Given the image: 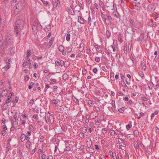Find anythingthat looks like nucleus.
Here are the masks:
<instances>
[{
  "instance_id": "nucleus-14",
  "label": "nucleus",
  "mask_w": 159,
  "mask_h": 159,
  "mask_svg": "<svg viewBox=\"0 0 159 159\" xmlns=\"http://www.w3.org/2000/svg\"><path fill=\"white\" fill-rule=\"evenodd\" d=\"M38 25L37 22L35 21L32 26V29L33 30H36L37 29V26Z\"/></svg>"
},
{
  "instance_id": "nucleus-27",
  "label": "nucleus",
  "mask_w": 159,
  "mask_h": 159,
  "mask_svg": "<svg viewBox=\"0 0 159 159\" xmlns=\"http://www.w3.org/2000/svg\"><path fill=\"white\" fill-rule=\"evenodd\" d=\"M151 66L152 69L153 70H156L157 69L156 65L154 63H152Z\"/></svg>"
},
{
  "instance_id": "nucleus-12",
  "label": "nucleus",
  "mask_w": 159,
  "mask_h": 159,
  "mask_svg": "<svg viewBox=\"0 0 159 159\" xmlns=\"http://www.w3.org/2000/svg\"><path fill=\"white\" fill-rule=\"evenodd\" d=\"M125 144L124 143H119V149H124L125 147Z\"/></svg>"
},
{
  "instance_id": "nucleus-13",
  "label": "nucleus",
  "mask_w": 159,
  "mask_h": 159,
  "mask_svg": "<svg viewBox=\"0 0 159 159\" xmlns=\"http://www.w3.org/2000/svg\"><path fill=\"white\" fill-rule=\"evenodd\" d=\"M84 44L83 43H81L79 48V50L80 52H82L84 48Z\"/></svg>"
},
{
  "instance_id": "nucleus-28",
  "label": "nucleus",
  "mask_w": 159,
  "mask_h": 159,
  "mask_svg": "<svg viewBox=\"0 0 159 159\" xmlns=\"http://www.w3.org/2000/svg\"><path fill=\"white\" fill-rule=\"evenodd\" d=\"M25 136V134H22L20 137V139L21 140V141L22 142H23L25 140V138H24V137Z\"/></svg>"
},
{
  "instance_id": "nucleus-30",
  "label": "nucleus",
  "mask_w": 159,
  "mask_h": 159,
  "mask_svg": "<svg viewBox=\"0 0 159 159\" xmlns=\"http://www.w3.org/2000/svg\"><path fill=\"white\" fill-rule=\"evenodd\" d=\"M88 103L89 105L90 106H93V105L94 103L93 102V101L91 100H89L88 101Z\"/></svg>"
},
{
  "instance_id": "nucleus-46",
  "label": "nucleus",
  "mask_w": 159,
  "mask_h": 159,
  "mask_svg": "<svg viewBox=\"0 0 159 159\" xmlns=\"http://www.w3.org/2000/svg\"><path fill=\"white\" fill-rule=\"evenodd\" d=\"M102 132L104 134H106L107 132V129L106 128L102 129Z\"/></svg>"
},
{
  "instance_id": "nucleus-29",
  "label": "nucleus",
  "mask_w": 159,
  "mask_h": 159,
  "mask_svg": "<svg viewBox=\"0 0 159 159\" xmlns=\"http://www.w3.org/2000/svg\"><path fill=\"white\" fill-rule=\"evenodd\" d=\"M68 78V75L66 74H64L62 76V79L66 80Z\"/></svg>"
},
{
  "instance_id": "nucleus-60",
  "label": "nucleus",
  "mask_w": 159,
  "mask_h": 159,
  "mask_svg": "<svg viewBox=\"0 0 159 159\" xmlns=\"http://www.w3.org/2000/svg\"><path fill=\"white\" fill-rule=\"evenodd\" d=\"M46 158V154L45 153H43L42 154L41 156V158L42 159H45Z\"/></svg>"
},
{
  "instance_id": "nucleus-39",
  "label": "nucleus",
  "mask_w": 159,
  "mask_h": 159,
  "mask_svg": "<svg viewBox=\"0 0 159 159\" xmlns=\"http://www.w3.org/2000/svg\"><path fill=\"white\" fill-rule=\"evenodd\" d=\"M153 86V84L152 82H150L148 84V87L149 89H152Z\"/></svg>"
},
{
  "instance_id": "nucleus-53",
  "label": "nucleus",
  "mask_w": 159,
  "mask_h": 159,
  "mask_svg": "<svg viewBox=\"0 0 159 159\" xmlns=\"http://www.w3.org/2000/svg\"><path fill=\"white\" fill-rule=\"evenodd\" d=\"M159 58V56L156 55L154 58L153 59V61L155 62H157V61L158 60Z\"/></svg>"
},
{
  "instance_id": "nucleus-3",
  "label": "nucleus",
  "mask_w": 159,
  "mask_h": 159,
  "mask_svg": "<svg viewBox=\"0 0 159 159\" xmlns=\"http://www.w3.org/2000/svg\"><path fill=\"white\" fill-rule=\"evenodd\" d=\"M13 38L10 33H7L6 39V43L8 45H11L13 43Z\"/></svg>"
},
{
  "instance_id": "nucleus-9",
  "label": "nucleus",
  "mask_w": 159,
  "mask_h": 159,
  "mask_svg": "<svg viewBox=\"0 0 159 159\" xmlns=\"http://www.w3.org/2000/svg\"><path fill=\"white\" fill-rule=\"evenodd\" d=\"M54 39L53 38H52L49 41V43H48L47 46L46 48H50V47L52 46V44L53 43V42L54 41Z\"/></svg>"
},
{
  "instance_id": "nucleus-38",
  "label": "nucleus",
  "mask_w": 159,
  "mask_h": 159,
  "mask_svg": "<svg viewBox=\"0 0 159 159\" xmlns=\"http://www.w3.org/2000/svg\"><path fill=\"white\" fill-rule=\"evenodd\" d=\"M29 63L28 61L26 60L25 61H24L22 64V66L23 67L25 66H27Z\"/></svg>"
},
{
  "instance_id": "nucleus-31",
  "label": "nucleus",
  "mask_w": 159,
  "mask_h": 159,
  "mask_svg": "<svg viewBox=\"0 0 159 159\" xmlns=\"http://www.w3.org/2000/svg\"><path fill=\"white\" fill-rule=\"evenodd\" d=\"M119 15L118 13L116 12H114L112 14L113 16L117 18H118L119 17Z\"/></svg>"
},
{
  "instance_id": "nucleus-45",
  "label": "nucleus",
  "mask_w": 159,
  "mask_h": 159,
  "mask_svg": "<svg viewBox=\"0 0 159 159\" xmlns=\"http://www.w3.org/2000/svg\"><path fill=\"white\" fill-rule=\"evenodd\" d=\"M34 84L33 82H31V83H30V85L29 86V89H31L33 87V86L34 85Z\"/></svg>"
},
{
  "instance_id": "nucleus-42",
  "label": "nucleus",
  "mask_w": 159,
  "mask_h": 159,
  "mask_svg": "<svg viewBox=\"0 0 159 159\" xmlns=\"http://www.w3.org/2000/svg\"><path fill=\"white\" fill-rule=\"evenodd\" d=\"M43 3L44 5L46 6L50 5L49 2L48 1H44Z\"/></svg>"
},
{
  "instance_id": "nucleus-6",
  "label": "nucleus",
  "mask_w": 159,
  "mask_h": 159,
  "mask_svg": "<svg viewBox=\"0 0 159 159\" xmlns=\"http://www.w3.org/2000/svg\"><path fill=\"white\" fill-rule=\"evenodd\" d=\"M70 3H71L70 8L74 7V8H75L77 6V2L76 1L71 0L70 1Z\"/></svg>"
},
{
  "instance_id": "nucleus-32",
  "label": "nucleus",
  "mask_w": 159,
  "mask_h": 159,
  "mask_svg": "<svg viewBox=\"0 0 159 159\" xmlns=\"http://www.w3.org/2000/svg\"><path fill=\"white\" fill-rule=\"evenodd\" d=\"M70 34L69 33H67L66 34V40L67 41H69L70 40Z\"/></svg>"
},
{
  "instance_id": "nucleus-23",
  "label": "nucleus",
  "mask_w": 159,
  "mask_h": 159,
  "mask_svg": "<svg viewBox=\"0 0 159 159\" xmlns=\"http://www.w3.org/2000/svg\"><path fill=\"white\" fill-rule=\"evenodd\" d=\"M64 47L62 45H60L58 48V49L60 52H62L64 50Z\"/></svg>"
},
{
  "instance_id": "nucleus-4",
  "label": "nucleus",
  "mask_w": 159,
  "mask_h": 159,
  "mask_svg": "<svg viewBox=\"0 0 159 159\" xmlns=\"http://www.w3.org/2000/svg\"><path fill=\"white\" fill-rule=\"evenodd\" d=\"M132 4L135 9L139 11H140L141 5L139 2H134Z\"/></svg>"
},
{
  "instance_id": "nucleus-34",
  "label": "nucleus",
  "mask_w": 159,
  "mask_h": 159,
  "mask_svg": "<svg viewBox=\"0 0 159 159\" xmlns=\"http://www.w3.org/2000/svg\"><path fill=\"white\" fill-rule=\"evenodd\" d=\"M142 68L143 70H145L146 69V65L143 63L141 64Z\"/></svg>"
},
{
  "instance_id": "nucleus-16",
  "label": "nucleus",
  "mask_w": 159,
  "mask_h": 159,
  "mask_svg": "<svg viewBox=\"0 0 159 159\" xmlns=\"http://www.w3.org/2000/svg\"><path fill=\"white\" fill-rule=\"evenodd\" d=\"M15 32L16 33V36L19 39H20L21 37V34H20V31H18L17 30H15Z\"/></svg>"
},
{
  "instance_id": "nucleus-47",
  "label": "nucleus",
  "mask_w": 159,
  "mask_h": 159,
  "mask_svg": "<svg viewBox=\"0 0 159 159\" xmlns=\"http://www.w3.org/2000/svg\"><path fill=\"white\" fill-rule=\"evenodd\" d=\"M33 117L34 119H35L37 120H38L39 119L38 116L37 114L34 115H33Z\"/></svg>"
},
{
  "instance_id": "nucleus-1",
  "label": "nucleus",
  "mask_w": 159,
  "mask_h": 159,
  "mask_svg": "<svg viewBox=\"0 0 159 159\" xmlns=\"http://www.w3.org/2000/svg\"><path fill=\"white\" fill-rule=\"evenodd\" d=\"M25 5V2L24 0H21L18 2L15 6V14L17 15L19 13L22 11L24 9Z\"/></svg>"
},
{
  "instance_id": "nucleus-57",
  "label": "nucleus",
  "mask_w": 159,
  "mask_h": 159,
  "mask_svg": "<svg viewBox=\"0 0 159 159\" xmlns=\"http://www.w3.org/2000/svg\"><path fill=\"white\" fill-rule=\"evenodd\" d=\"M95 110L98 112H100V108L98 107H96L95 108Z\"/></svg>"
},
{
  "instance_id": "nucleus-56",
  "label": "nucleus",
  "mask_w": 159,
  "mask_h": 159,
  "mask_svg": "<svg viewBox=\"0 0 159 159\" xmlns=\"http://www.w3.org/2000/svg\"><path fill=\"white\" fill-rule=\"evenodd\" d=\"M19 98L16 97L15 98V99L13 101V102L15 103H17L18 101Z\"/></svg>"
},
{
  "instance_id": "nucleus-15",
  "label": "nucleus",
  "mask_w": 159,
  "mask_h": 159,
  "mask_svg": "<svg viewBox=\"0 0 159 159\" xmlns=\"http://www.w3.org/2000/svg\"><path fill=\"white\" fill-rule=\"evenodd\" d=\"M31 144V143L30 141L27 142L25 144V146L27 149L28 150L30 149V146Z\"/></svg>"
},
{
  "instance_id": "nucleus-25",
  "label": "nucleus",
  "mask_w": 159,
  "mask_h": 159,
  "mask_svg": "<svg viewBox=\"0 0 159 159\" xmlns=\"http://www.w3.org/2000/svg\"><path fill=\"white\" fill-rule=\"evenodd\" d=\"M106 34L107 38H109L111 35L110 31L108 30H107Z\"/></svg>"
},
{
  "instance_id": "nucleus-55",
  "label": "nucleus",
  "mask_w": 159,
  "mask_h": 159,
  "mask_svg": "<svg viewBox=\"0 0 159 159\" xmlns=\"http://www.w3.org/2000/svg\"><path fill=\"white\" fill-rule=\"evenodd\" d=\"M113 107L116 108V105L115 101L114 100H112L111 103Z\"/></svg>"
},
{
  "instance_id": "nucleus-59",
  "label": "nucleus",
  "mask_w": 159,
  "mask_h": 159,
  "mask_svg": "<svg viewBox=\"0 0 159 159\" xmlns=\"http://www.w3.org/2000/svg\"><path fill=\"white\" fill-rule=\"evenodd\" d=\"M44 138L43 136H41L39 139V141L40 142H42L44 141Z\"/></svg>"
},
{
  "instance_id": "nucleus-48",
  "label": "nucleus",
  "mask_w": 159,
  "mask_h": 159,
  "mask_svg": "<svg viewBox=\"0 0 159 159\" xmlns=\"http://www.w3.org/2000/svg\"><path fill=\"white\" fill-rule=\"evenodd\" d=\"M11 147V144L10 143H7V144L6 148L8 150Z\"/></svg>"
},
{
  "instance_id": "nucleus-49",
  "label": "nucleus",
  "mask_w": 159,
  "mask_h": 159,
  "mask_svg": "<svg viewBox=\"0 0 159 159\" xmlns=\"http://www.w3.org/2000/svg\"><path fill=\"white\" fill-rule=\"evenodd\" d=\"M124 107L121 108L119 109L118 110L120 113H122L124 111Z\"/></svg>"
},
{
  "instance_id": "nucleus-36",
  "label": "nucleus",
  "mask_w": 159,
  "mask_h": 159,
  "mask_svg": "<svg viewBox=\"0 0 159 159\" xmlns=\"http://www.w3.org/2000/svg\"><path fill=\"white\" fill-rule=\"evenodd\" d=\"M60 63H61V67H62L64 66L66 62H68V61H66L65 62L64 61L62 60H61L60 61Z\"/></svg>"
},
{
  "instance_id": "nucleus-44",
  "label": "nucleus",
  "mask_w": 159,
  "mask_h": 159,
  "mask_svg": "<svg viewBox=\"0 0 159 159\" xmlns=\"http://www.w3.org/2000/svg\"><path fill=\"white\" fill-rule=\"evenodd\" d=\"M29 136V135H26L25 134V139L27 140L28 141H30V137Z\"/></svg>"
},
{
  "instance_id": "nucleus-21",
  "label": "nucleus",
  "mask_w": 159,
  "mask_h": 159,
  "mask_svg": "<svg viewBox=\"0 0 159 159\" xmlns=\"http://www.w3.org/2000/svg\"><path fill=\"white\" fill-rule=\"evenodd\" d=\"M10 67L11 65L7 64L5 66L3 67L2 69H4L5 71H7Z\"/></svg>"
},
{
  "instance_id": "nucleus-37",
  "label": "nucleus",
  "mask_w": 159,
  "mask_h": 159,
  "mask_svg": "<svg viewBox=\"0 0 159 159\" xmlns=\"http://www.w3.org/2000/svg\"><path fill=\"white\" fill-rule=\"evenodd\" d=\"M65 150H66L67 151H71V148L70 147L66 146V148L65 149H64V151H65Z\"/></svg>"
},
{
  "instance_id": "nucleus-24",
  "label": "nucleus",
  "mask_w": 159,
  "mask_h": 159,
  "mask_svg": "<svg viewBox=\"0 0 159 159\" xmlns=\"http://www.w3.org/2000/svg\"><path fill=\"white\" fill-rule=\"evenodd\" d=\"M138 74L139 76L142 79H143L144 78V75L142 71H140L138 72Z\"/></svg>"
},
{
  "instance_id": "nucleus-10",
  "label": "nucleus",
  "mask_w": 159,
  "mask_h": 159,
  "mask_svg": "<svg viewBox=\"0 0 159 159\" xmlns=\"http://www.w3.org/2000/svg\"><path fill=\"white\" fill-rule=\"evenodd\" d=\"M75 9L74 7H73L72 8H70H70H69L68 10L67 11L69 12V13L72 15H74L75 14V10L74 9Z\"/></svg>"
},
{
  "instance_id": "nucleus-22",
  "label": "nucleus",
  "mask_w": 159,
  "mask_h": 159,
  "mask_svg": "<svg viewBox=\"0 0 159 159\" xmlns=\"http://www.w3.org/2000/svg\"><path fill=\"white\" fill-rule=\"evenodd\" d=\"M4 25V23L1 22V21H0V32L2 30Z\"/></svg>"
},
{
  "instance_id": "nucleus-52",
  "label": "nucleus",
  "mask_w": 159,
  "mask_h": 159,
  "mask_svg": "<svg viewBox=\"0 0 159 159\" xmlns=\"http://www.w3.org/2000/svg\"><path fill=\"white\" fill-rule=\"evenodd\" d=\"M34 99L30 100L29 102V104L31 105H32L34 103Z\"/></svg>"
},
{
  "instance_id": "nucleus-58",
  "label": "nucleus",
  "mask_w": 159,
  "mask_h": 159,
  "mask_svg": "<svg viewBox=\"0 0 159 159\" xmlns=\"http://www.w3.org/2000/svg\"><path fill=\"white\" fill-rule=\"evenodd\" d=\"M44 153L45 152H43V151L41 149H39L38 150V153L39 154H41V153Z\"/></svg>"
},
{
  "instance_id": "nucleus-5",
  "label": "nucleus",
  "mask_w": 159,
  "mask_h": 159,
  "mask_svg": "<svg viewBox=\"0 0 159 159\" xmlns=\"http://www.w3.org/2000/svg\"><path fill=\"white\" fill-rule=\"evenodd\" d=\"M78 21L81 24H84L87 22V21L85 20L81 16H78Z\"/></svg>"
},
{
  "instance_id": "nucleus-11",
  "label": "nucleus",
  "mask_w": 159,
  "mask_h": 159,
  "mask_svg": "<svg viewBox=\"0 0 159 159\" xmlns=\"http://www.w3.org/2000/svg\"><path fill=\"white\" fill-rule=\"evenodd\" d=\"M111 136H114L115 134H116V135H121L123 136V134L121 132H120L119 133H117L115 131L113 130L111 132Z\"/></svg>"
},
{
  "instance_id": "nucleus-61",
  "label": "nucleus",
  "mask_w": 159,
  "mask_h": 159,
  "mask_svg": "<svg viewBox=\"0 0 159 159\" xmlns=\"http://www.w3.org/2000/svg\"><path fill=\"white\" fill-rule=\"evenodd\" d=\"M105 53L107 54L109 56H110L111 53H110L106 49L105 51Z\"/></svg>"
},
{
  "instance_id": "nucleus-2",
  "label": "nucleus",
  "mask_w": 159,
  "mask_h": 159,
  "mask_svg": "<svg viewBox=\"0 0 159 159\" xmlns=\"http://www.w3.org/2000/svg\"><path fill=\"white\" fill-rule=\"evenodd\" d=\"M24 26V22L23 20L20 19H17L15 23V30L20 31Z\"/></svg>"
},
{
  "instance_id": "nucleus-51",
  "label": "nucleus",
  "mask_w": 159,
  "mask_h": 159,
  "mask_svg": "<svg viewBox=\"0 0 159 159\" xmlns=\"http://www.w3.org/2000/svg\"><path fill=\"white\" fill-rule=\"evenodd\" d=\"M55 63L57 66H61V63H60V62L58 61H56Z\"/></svg>"
},
{
  "instance_id": "nucleus-18",
  "label": "nucleus",
  "mask_w": 159,
  "mask_h": 159,
  "mask_svg": "<svg viewBox=\"0 0 159 159\" xmlns=\"http://www.w3.org/2000/svg\"><path fill=\"white\" fill-rule=\"evenodd\" d=\"M72 99L75 103L76 104H78L79 103V101L76 98V97H75L74 96H72Z\"/></svg>"
},
{
  "instance_id": "nucleus-50",
  "label": "nucleus",
  "mask_w": 159,
  "mask_h": 159,
  "mask_svg": "<svg viewBox=\"0 0 159 159\" xmlns=\"http://www.w3.org/2000/svg\"><path fill=\"white\" fill-rule=\"evenodd\" d=\"M8 107V105L7 104H6V102L4 104L3 106V107L5 110H6L7 109Z\"/></svg>"
},
{
  "instance_id": "nucleus-64",
  "label": "nucleus",
  "mask_w": 159,
  "mask_h": 159,
  "mask_svg": "<svg viewBox=\"0 0 159 159\" xmlns=\"http://www.w3.org/2000/svg\"><path fill=\"white\" fill-rule=\"evenodd\" d=\"M29 76L28 75H26L25 76L24 80L25 81H27L29 80Z\"/></svg>"
},
{
  "instance_id": "nucleus-35",
  "label": "nucleus",
  "mask_w": 159,
  "mask_h": 159,
  "mask_svg": "<svg viewBox=\"0 0 159 159\" xmlns=\"http://www.w3.org/2000/svg\"><path fill=\"white\" fill-rule=\"evenodd\" d=\"M158 113V111H155L152 114V115L151 116V118L152 119H153L154 117V116L157 115Z\"/></svg>"
},
{
  "instance_id": "nucleus-62",
  "label": "nucleus",
  "mask_w": 159,
  "mask_h": 159,
  "mask_svg": "<svg viewBox=\"0 0 159 159\" xmlns=\"http://www.w3.org/2000/svg\"><path fill=\"white\" fill-rule=\"evenodd\" d=\"M152 16L155 18V19H157L158 17V15H157L156 14L154 13L152 14Z\"/></svg>"
},
{
  "instance_id": "nucleus-17",
  "label": "nucleus",
  "mask_w": 159,
  "mask_h": 159,
  "mask_svg": "<svg viewBox=\"0 0 159 159\" xmlns=\"http://www.w3.org/2000/svg\"><path fill=\"white\" fill-rule=\"evenodd\" d=\"M106 16L108 18V19H107V22H108L109 23H110L111 21L112 20V18L111 16L109 14H106Z\"/></svg>"
},
{
  "instance_id": "nucleus-19",
  "label": "nucleus",
  "mask_w": 159,
  "mask_h": 159,
  "mask_svg": "<svg viewBox=\"0 0 159 159\" xmlns=\"http://www.w3.org/2000/svg\"><path fill=\"white\" fill-rule=\"evenodd\" d=\"M31 51L30 50H28L27 51V53H26V58L28 59L29 57L31 55Z\"/></svg>"
},
{
  "instance_id": "nucleus-20",
  "label": "nucleus",
  "mask_w": 159,
  "mask_h": 159,
  "mask_svg": "<svg viewBox=\"0 0 159 159\" xmlns=\"http://www.w3.org/2000/svg\"><path fill=\"white\" fill-rule=\"evenodd\" d=\"M51 26L50 25H47L44 28V30L46 31H49L51 29Z\"/></svg>"
},
{
  "instance_id": "nucleus-33",
  "label": "nucleus",
  "mask_w": 159,
  "mask_h": 159,
  "mask_svg": "<svg viewBox=\"0 0 159 159\" xmlns=\"http://www.w3.org/2000/svg\"><path fill=\"white\" fill-rule=\"evenodd\" d=\"M115 156H116V154H115ZM110 156L113 159H116L115 157V155L113 154V152H110Z\"/></svg>"
},
{
  "instance_id": "nucleus-8",
  "label": "nucleus",
  "mask_w": 159,
  "mask_h": 159,
  "mask_svg": "<svg viewBox=\"0 0 159 159\" xmlns=\"http://www.w3.org/2000/svg\"><path fill=\"white\" fill-rule=\"evenodd\" d=\"M101 17L102 19V20L104 21L105 23L107 25H108L109 23L108 22H107V19L105 16V15L102 12L101 13Z\"/></svg>"
},
{
  "instance_id": "nucleus-26",
  "label": "nucleus",
  "mask_w": 159,
  "mask_h": 159,
  "mask_svg": "<svg viewBox=\"0 0 159 159\" xmlns=\"http://www.w3.org/2000/svg\"><path fill=\"white\" fill-rule=\"evenodd\" d=\"M130 24L131 27H132V26H133L136 25V24L135 23L134 21L131 19H130Z\"/></svg>"
},
{
  "instance_id": "nucleus-41",
  "label": "nucleus",
  "mask_w": 159,
  "mask_h": 159,
  "mask_svg": "<svg viewBox=\"0 0 159 159\" xmlns=\"http://www.w3.org/2000/svg\"><path fill=\"white\" fill-rule=\"evenodd\" d=\"M107 127L109 128L111 131L113 130L112 129V126L111 124H109L107 126Z\"/></svg>"
},
{
  "instance_id": "nucleus-54",
  "label": "nucleus",
  "mask_w": 159,
  "mask_h": 159,
  "mask_svg": "<svg viewBox=\"0 0 159 159\" xmlns=\"http://www.w3.org/2000/svg\"><path fill=\"white\" fill-rule=\"evenodd\" d=\"M95 124L97 125H99L100 124V122L99 120H95Z\"/></svg>"
},
{
  "instance_id": "nucleus-7",
  "label": "nucleus",
  "mask_w": 159,
  "mask_h": 159,
  "mask_svg": "<svg viewBox=\"0 0 159 159\" xmlns=\"http://www.w3.org/2000/svg\"><path fill=\"white\" fill-rule=\"evenodd\" d=\"M132 29V31L134 32H136L137 33H139V28L136 25L131 27Z\"/></svg>"
},
{
  "instance_id": "nucleus-40",
  "label": "nucleus",
  "mask_w": 159,
  "mask_h": 159,
  "mask_svg": "<svg viewBox=\"0 0 159 159\" xmlns=\"http://www.w3.org/2000/svg\"><path fill=\"white\" fill-rule=\"evenodd\" d=\"M134 146L136 149H138L139 148V144L136 142L134 143Z\"/></svg>"
},
{
  "instance_id": "nucleus-43",
  "label": "nucleus",
  "mask_w": 159,
  "mask_h": 159,
  "mask_svg": "<svg viewBox=\"0 0 159 159\" xmlns=\"http://www.w3.org/2000/svg\"><path fill=\"white\" fill-rule=\"evenodd\" d=\"M11 101V98H7V99L6 100V101L5 102L6 104H7Z\"/></svg>"
},
{
  "instance_id": "nucleus-63",
  "label": "nucleus",
  "mask_w": 159,
  "mask_h": 159,
  "mask_svg": "<svg viewBox=\"0 0 159 159\" xmlns=\"http://www.w3.org/2000/svg\"><path fill=\"white\" fill-rule=\"evenodd\" d=\"M131 127V125L128 124L126 126V129L128 130H129L130 128Z\"/></svg>"
}]
</instances>
